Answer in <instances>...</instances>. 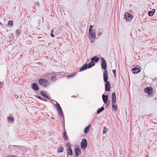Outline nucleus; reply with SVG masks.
I'll return each instance as SVG.
<instances>
[{"label": "nucleus", "mask_w": 157, "mask_h": 157, "mask_svg": "<svg viewBox=\"0 0 157 157\" xmlns=\"http://www.w3.org/2000/svg\"><path fill=\"white\" fill-rule=\"evenodd\" d=\"M39 84L42 86L46 87L50 84V82L46 79L41 78L39 80Z\"/></svg>", "instance_id": "obj_1"}, {"label": "nucleus", "mask_w": 157, "mask_h": 157, "mask_svg": "<svg viewBox=\"0 0 157 157\" xmlns=\"http://www.w3.org/2000/svg\"><path fill=\"white\" fill-rule=\"evenodd\" d=\"M87 146V142L85 139H83L82 140L81 144V147L82 149H85Z\"/></svg>", "instance_id": "obj_2"}, {"label": "nucleus", "mask_w": 157, "mask_h": 157, "mask_svg": "<svg viewBox=\"0 0 157 157\" xmlns=\"http://www.w3.org/2000/svg\"><path fill=\"white\" fill-rule=\"evenodd\" d=\"M144 91L145 92L150 94L153 93V89L151 87H147L145 88Z\"/></svg>", "instance_id": "obj_3"}, {"label": "nucleus", "mask_w": 157, "mask_h": 157, "mask_svg": "<svg viewBox=\"0 0 157 157\" xmlns=\"http://www.w3.org/2000/svg\"><path fill=\"white\" fill-rule=\"evenodd\" d=\"M101 61H102V68L103 69L105 70H107V65L105 61V60L103 58H101Z\"/></svg>", "instance_id": "obj_4"}, {"label": "nucleus", "mask_w": 157, "mask_h": 157, "mask_svg": "<svg viewBox=\"0 0 157 157\" xmlns=\"http://www.w3.org/2000/svg\"><path fill=\"white\" fill-rule=\"evenodd\" d=\"M103 78L104 82H108L107 80L108 79V72L107 70L104 71L103 73Z\"/></svg>", "instance_id": "obj_5"}, {"label": "nucleus", "mask_w": 157, "mask_h": 157, "mask_svg": "<svg viewBox=\"0 0 157 157\" xmlns=\"http://www.w3.org/2000/svg\"><path fill=\"white\" fill-rule=\"evenodd\" d=\"M110 84L109 82H107L105 84V90L106 91H110Z\"/></svg>", "instance_id": "obj_6"}, {"label": "nucleus", "mask_w": 157, "mask_h": 157, "mask_svg": "<svg viewBox=\"0 0 157 157\" xmlns=\"http://www.w3.org/2000/svg\"><path fill=\"white\" fill-rule=\"evenodd\" d=\"M124 17L127 20H130L133 18L132 15H130L128 13H126L124 15Z\"/></svg>", "instance_id": "obj_7"}, {"label": "nucleus", "mask_w": 157, "mask_h": 157, "mask_svg": "<svg viewBox=\"0 0 157 157\" xmlns=\"http://www.w3.org/2000/svg\"><path fill=\"white\" fill-rule=\"evenodd\" d=\"M90 38H95L96 37V34L95 31L94 30H93L92 32L90 33Z\"/></svg>", "instance_id": "obj_8"}, {"label": "nucleus", "mask_w": 157, "mask_h": 157, "mask_svg": "<svg viewBox=\"0 0 157 157\" xmlns=\"http://www.w3.org/2000/svg\"><path fill=\"white\" fill-rule=\"evenodd\" d=\"M132 71H133V72L135 74L138 73L140 72L141 70H139V68L137 67H135L132 69Z\"/></svg>", "instance_id": "obj_9"}, {"label": "nucleus", "mask_w": 157, "mask_h": 157, "mask_svg": "<svg viewBox=\"0 0 157 157\" xmlns=\"http://www.w3.org/2000/svg\"><path fill=\"white\" fill-rule=\"evenodd\" d=\"M102 97L103 102L105 103H106L108 99V95H105L104 94H103L102 95Z\"/></svg>", "instance_id": "obj_10"}, {"label": "nucleus", "mask_w": 157, "mask_h": 157, "mask_svg": "<svg viewBox=\"0 0 157 157\" xmlns=\"http://www.w3.org/2000/svg\"><path fill=\"white\" fill-rule=\"evenodd\" d=\"M74 152L75 155L78 156L81 153V150L80 148H75L74 150Z\"/></svg>", "instance_id": "obj_11"}, {"label": "nucleus", "mask_w": 157, "mask_h": 157, "mask_svg": "<svg viewBox=\"0 0 157 157\" xmlns=\"http://www.w3.org/2000/svg\"><path fill=\"white\" fill-rule=\"evenodd\" d=\"M31 86L33 89L36 90H38L39 88L37 85L35 83H33L31 85Z\"/></svg>", "instance_id": "obj_12"}, {"label": "nucleus", "mask_w": 157, "mask_h": 157, "mask_svg": "<svg viewBox=\"0 0 157 157\" xmlns=\"http://www.w3.org/2000/svg\"><path fill=\"white\" fill-rule=\"evenodd\" d=\"M87 63H86L83 65L79 70V71H82L87 69L88 67Z\"/></svg>", "instance_id": "obj_13"}, {"label": "nucleus", "mask_w": 157, "mask_h": 157, "mask_svg": "<svg viewBox=\"0 0 157 157\" xmlns=\"http://www.w3.org/2000/svg\"><path fill=\"white\" fill-rule=\"evenodd\" d=\"M40 93L45 98L48 99L50 98L48 96V95L46 94V93L45 92V91L43 90L41 91L40 92Z\"/></svg>", "instance_id": "obj_14"}, {"label": "nucleus", "mask_w": 157, "mask_h": 157, "mask_svg": "<svg viewBox=\"0 0 157 157\" xmlns=\"http://www.w3.org/2000/svg\"><path fill=\"white\" fill-rule=\"evenodd\" d=\"M116 102V101H114L113 102H112V106L113 109V111H117V105H115V103Z\"/></svg>", "instance_id": "obj_15"}, {"label": "nucleus", "mask_w": 157, "mask_h": 157, "mask_svg": "<svg viewBox=\"0 0 157 157\" xmlns=\"http://www.w3.org/2000/svg\"><path fill=\"white\" fill-rule=\"evenodd\" d=\"M116 101V95L115 92L112 94V102Z\"/></svg>", "instance_id": "obj_16"}, {"label": "nucleus", "mask_w": 157, "mask_h": 157, "mask_svg": "<svg viewBox=\"0 0 157 157\" xmlns=\"http://www.w3.org/2000/svg\"><path fill=\"white\" fill-rule=\"evenodd\" d=\"M91 59L95 62H97L99 61V58L97 57V56H95L92 58Z\"/></svg>", "instance_id": "obj_17"}, {"label": "nucleus", "mask_w": 157, "mask_h": 157, "mask_svg": "<svg viewBox=\"0 0 157 157\" xmlns=\"http://www.w3.org/2000/svg\"><path fill=\"white\" fill-rule=\"evenodd\" d=\"M63 137L65 141L68 140L67 136L66 135V132L65 131L63 132Z\"/></svg>", "instance_id": "obj_18"}, {"label": "nucleus", "mask_w": 157, "mask_h": 157, "mask_svg": "<svg viewBox=\"0 0 157 157\" xmlns=\"http://www.w3.org/2000/svg\"><path fill=\"white\" fill-rule=\"evenodd\" d=\"M90 128V125H89L87 127H86L84 129V133L85 134L87 133L88 132Z\"/></svg>", "instance_id": "obj_19"}, {"label": "nucleus", "mask_w": 157, "mask_h": 157, "mask_svg": "<svg viewBox=\"0 0 157 157\" xmlns=\"http://www.w3.org/2000/svg\"><path fill=\"white\" fill-rule=\"evenodd\" d=\"M67 153L70 155H72V151L71 148V147H69V148H68L67 149Z\"/></svg>", "instance_id": "obj_20"}, {"label": "nucleus", "mask_w": 157, "mask_h": 157, "mask_svg": "<svg viewBox=\"0 0 157 157\" xmlns=\"http://www.w3.org/2000/svg\"><path fill=\"white\" fill-rule=\"evenodd\" d=\"M155 11V10L153 9L152 11H149L148 13L149 15L150 16H152L154 13Z\"/></svg>", "instance_id": "obj_21"}, {"label": "nucleus", "mask_w": 157, "mask_h": 157, "mask_svg": "<svg viewBox=\"0 0 157 157\" xmlns=\"http://www.w3.org/2000/svg\"><path fill=\"white\" fill-rule=\"evenodd\" d=\"M57 110L59 116L60 117H62L63 115V113L61 108L58 109Z\"/></svg>", "instance_id": "obj_22"}, {"label": "nucleus", "mask_w": 157, "mask_h": 157, "mask_svg": "<svg viewBox=\"0 0 157 157\" xmlns=\"http://www.w3.org/2000/svg\"><path fill=\"white\" fill-rule=\"evenodd\" d=\"M104 110V108L103 106H102L100 108L98 109L97 110V112L98 114L100 113L101 112L103 111Z\"/></svg>", "instance_id": "obj_23"}, {"label": "nucleus", "mask_w": 157, "mask_h": 157, "mask_svg": "<svg viewBox=\"0 0 157 157\" xmlns=\"http://www.w3.org/2000/svg\"><path fill=\"white\" fill-rule=\"evenodd\" d=\"M35 97L36 98H38L41 100H43V101H47V100L46 99H44V98L40 96H39L38 95H35Z\"/></svg>", "instance_id": "obj_24"}, {"label": "nucleus", "mask_w": 157, "mask_h": 157, "mask_svg": "<svg viewBox=\"0 0 157 157\" xmlns=\"http://www.w3.org/2000/svg\"><path fill=\"white\" fill-rule=\"evenodd\" d=\"M55 102L56 103V104L55 105V106L57 109L58 110V109L61 108L59 104L56 101H55Z\"/></svg>", "instance_id": "obj_25"}, {"label": "nucleus", "mask_w": 157, "mask_h": 157, "mask_svg": "<svg viewBox=\"0 0 157 157\" xmlns=\"http://www.w3.org/2000/svg\"><path fill=\"white\" fill-rule=\"evenodd\" d=\"M63 151V148L62 147H61L59 148H58V149L57 152H62Z\"/></svg>", "instance_id": "obj_26"}, {"label": "nucleus", "mask_w": 157, "mask_h": 157, "mask_svg": "<svg viewBox=\"0 0 157 157\" xmlns=\"http://www.w3.org/2000/svg\"><path fill=\"white\" fill-rule=\"evenodd\" d=\"M8 25L9 26L12 27L13 25V22L12 21H9L8 22Z\"/></svg>", "instance_id": "obj_27"}, {"label": "nucleus", "mask_w": 157, "mask_h": 157, "mask_svg": "<svg viewBox=\"0 0 157 157\" xmlns=\"http://www.w3.org/2000/svg\"><path fill=\"white\" fill-rule=\"evenodd\" d=\"M56 80V78L55 76H52L51 78V80L53 81H55Z\"/></svg>", "instance_id": "obj_28"}, {"label": "nucleus", "mask_w": 157, "mask_h": 157, "mask_svg": "<svg viewBox=\"0 0 157 157\" xmlns=\"http://www.w3.org/2000/svg\"><path fill=\"white\" fill-rule=\"evenodd\" d=\"M93 27V25H90V26L89 27V34H90V33H91V32H92V27Z\"/></svg>", "instance_id": "obj_29"}, {"label": "nucleus", "mask_w": 157, "mask_h": 157, "mask_svg": "<svg viewBox=\"0 0 157 157\" xmlns=\"http://www.w3.org/2000/svg\"><path fill=\"white\" fill-rule=\"evenodd\" d=\"M8 120L10 121L13 122L14 121L13 118L11 116L8 117Z\"/></svg>", "instance_id": "obj_30"}, {"label": "nucleus", "mask_w": 157, "mask_h": 157, "mask_svg": "<svg viewBox=\"0 0 157 157\" xmlns=\"http://www.w3.org/2000/svg\"><path fill=\"white\" fill-rule=\"evenodd\" d=\"M95 65V64H91V63H90L88 64V68H90V67H93V66H94Z\"/></svg>", "instance_id": "obj_31"}, {"label": "nucleus", "mask_w": 157, "mask_h": 157, "mask_svg": "<svg viewBox=\"0 0 157 157\" xmlns=\"http://www.w3.org/2000/svg\"><path fill=\"white\" fill-rule=\"evenodd\" d=\"M107 131H108V129L106 127H105L104 128V129H103V133H104V134L106 133Z\"/></svg>", "instance_id": "obj_32"}, {"label": "nucleus", "mask_w": 157, "mask_h": 157, "mask_svg": "<svg viewBox=\"0 0 157 157\" xmlns=\"http://www.w3.org/2000/svg\"><path fill=\"white\" fill-rule=\"evenodd\" d=\"M94 39L93 38H90V41L92 43H93L94 41Z\"/></svg>", "instance_id": "obj_33"}, {"label": "nucleus", "mask_w": 157, "mask_h": 157, "mask_svg": "<svg viewBox=\"0 0 157 157\" xmlns=\"http://www.w3.org/2000/svg\"><path fill=\"white\" fill-rule=\"evenodd\" d=\"M75 74L71 75L68 76H67V78H70V77H73L74 76Z\"/></svg>", "instance_id": "obj_34"}, {"label": "nucleus", "mask_w": 157, "mask_h": 157, "mask_svg": "<svg viewBox=\"0 0 157 157\" xmlns=\"http://www.w3.org/2000/svg\"><path fill=\"white\" fill-rule=\"evenodd\" d=\"M16 33L17 35H19L20 33V31L18 29H17L16 30Z\"/></svg>", "instance_id": "obj_35"}, {"label": "nucleus", "mask_w": 157, "mask_h": 157, "mask_svg": "<svg viewBox=\"0 0 157 157\" xmlns=\"http://www.w3.org/2000/svg\"><path fill=\"white\" fill-rule=\"evenodd\" d=\"M66 145L68 147V148H69V147H71V144L70 143H67L66 144Z\"/></svg>", "instance_id": "obj_36"}, {"label": "nucleus", "mask_w": 157, "mask_h": 157, "mask_svg": "<svg viewBox=\"0 0 157 157\" xmlns=\"http://www.w3.org/2000/svg\"><path fill=\"white\" fill-rule=\"evenodd\" d=\"M113 73L114 74V77H115L116 76V70H113Z\"/></svg>", "instance_id": "obj_37"}, {"label": "nucleus", "mask_w": 157, "mask_h": 157, "mask_svg": "<svg viewBox=\"0 0 157 157\" xmlns=\"http://www.w3.org/2000/svg\"><path fill=\"white\" fill-rule=\"evenodd\" d=\"M53 31V30H52V32L51 33V36L52 37H54V35L53 34V33H52V32Z\"/></svg>", "instance_id": "obj_38"}, {"label": "nucleus", "mask_w": 157, "mask_h": 157, "mask_svg": "<svg viewBox=\"0 0 157 157\" xmlns=\"http://www.w3.org/2000/svg\"><path fill=\"white\" fill-rule=\"evenodd\" d=\"M14 97L16 99H17L18 98V95H14Z\"/></svg>", "instance_id": "obj_39"}, {"label": "nucleus", "mask_w": 157, "mask_h": 157, "mask_svg": "<svg viewBox=\"0 0 157 157\" xmlns=\"http://www.w3.org/2000/svg\"><path fill=\"white\" fill-rule=\"evenodd\" d=\"M94 62V61L91 60V61L90 63H91V64H92H92H95Z\"/></svg>", "instance_id": "obj_40"}, {"label": "nucleus", "mask_w": 157, "mask_h": 157, "mask_svg": "<svg viewBox=\"0 0 157 157\" xmlns=\"http://www.w3.org/2000/svg\"><path fill=\"white\" fill-rule=\"evenodd\" d=\"M36 4L38 6H39V5H40V3H39V2H37L36 3Z\"/></svg>", "instance_id": "obj_41"}, {"label": "nucleus", "mask_w": 157, "mask_h": 157, "mask_svg": "<svg viewBox=\"0 0 157 157\" xmlns=\"http://www.w3.org/2000/svg\"><path fill=\"white\" fill-rule=\"evenodd\" d=\"M101 34V33L100 32H98V36H100Z\"/></svg>", "instance_id": "obj_42"}, {"label": "nucleus", "mask_w": 157, "mask_h": 157, "mask_svg": "<svg viewBox=\"0 0 157 157\" xmlns=\"http://www.w3.org/2000/svg\"><path fill=\"white\" fill-rule=\"evenodd\" d=\"M71 97H76V96H71Z\"/></svg>", "instance_id": "obj_43"}, {"label": "nucleus", "mask_w": 157, "mask_h": 157, "mask_svg": "<svg viewBox=\"0 0 157 157\" xmlns=\"http://www.w3.org/2000/svg\"><path fill=\"white\" fill-rule=\"evenodd\" d=\"M41 35H41V34H39V36H41Z\"/></svg>", "instance_id": "obj_44"}, {"label": "nucleus", "mask_w": 157, "mask_h": 157, "mask_svg": "<svg viewBox=\"0 0 157 157\" xmlns=\"http://www.w3.org/2000/svg\"><path fill=\"white\" fill-rule=\"evenodd\" d=\"M1 84V82H0V85Z\"/></svg>", "instance_id": "obj_45"}, {"label": "nucleus", "mask_w": 157, "mask_h": 157, "mask_svg": "<svg viewBox=\"0 0 157 157\" xmlns=\"http://www.w3.org/2000/svg\"><path fill=\"white\" fill-rule=\"evenodd\" d=\"M52 119H53V117H52Z\"/></svg>", "instance_id": "obj_46"}]
</instances>
